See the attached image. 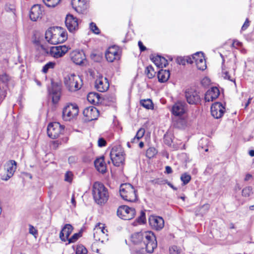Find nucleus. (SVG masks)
Returning <instances> with one entry per match:
<instances>
[{
	"instance_id": "obj_62",
	"label": "nucleus",
	"mask_w": 254,
	"mask_h": 254,
	"mask_svg": "<svg viewBox=\"0 0 254 254\" xmlns=\"http://www.w3.org/2000/svg\"><path fill=\"white\" fill-rule=\"evenodd\" d=\"M252 178V175L250 174H248L246 175V177H245V181H249L250 180L251 178Z\"/></svg>"
},
{
	"instance_id": "obj_57",
	"label": "nucleus",
	"mask_w": 254,
	"mask_h": 254,
	"mask_svg": "<svg viewBox=\"0 0 254 254\" xmlns=\"http://www.w3.org/2000/svg\"><path fill=\"white\" fill-rule=\"evenodd\" d=\"M29 233L32 235H35L37 233V230L32 225H30Z\"/></svg>"
},
{
	"instance_id": "obj_17",
	"label": "nucleus",
	"mask_w": 254,
	"mask_h": 254,
	"mask_svg": "<svg viewBox=\"0 0 254 254\" xmlns=\"http://www.w3.org/2000/svg\"><path fill=\"white\" fill-rule=\"evenodd\" d=\"M186 103L184 101H178L172 107V114L176 116L183 115L186 111Z\"/></svg>"
},
{
	"instance_id": "obj_21",
	"label": "nucleus",
	"mask_w": 254,
	"mask_h": 254,
	"mask_svg": "<svg viewBox=\"0 0 254 254\" xmlns=\"http://www.w3.org/2000/svg\"><path fill=\"white\" fill-rule=\"evenodd\" d=\"M73 8L78 13H82L87 7L86 0H72Z\"/></svg>"
},
{
	"instance_id": "obj_63",
	"label": "nucleus",
	"mask_w": 254,
	"mask_h": 254,
	"mask_svg": "<svg viewBox=\"0 0 254 254\" xmlns=\"http://www.w3.org/2000/svg\"><path fill=\"white\" fill-rule=\"evenodd\" d=\"M167 185L171 187L172 189H173L174 190H177V188L175 187H174L171 183L170 182H167Z\"/></svg>"
},
{
	"instance_id": "obj_27",
	"label": "nucleus",
	"mask_w": 254,
	"mask_h": 254,
	"mask_svg": "<svg viewBox=\"0 0 254 254\" xmlns=\"http://www.w3.org/2000/svg\"><path fill=\"white\" fill-rule=\"evenodd\" d=\"M94 165L96 169L102 173L106 171V165L104 161V157H101L96 159L94 161Z\"/></svg>"
},
{
	"instance_id": "obj_14",
	"label": "nucleus",
	"mask_w": 254,
	"mask_h": 254,
	"mask_svg": "<svg viewBox=\"0 0 254 254\" xmlns=\"http://www.w3.org/2000/svg\"><path fill=\"white\" fill-rule=\"evenodd\" d=\"M65 25L70 32H74L78 29V23L77 19L71 14L66 15L65 20Z\"/></svg>"
},
{
	"instance_id": "obj_23",
	"label": "nucleus",
	"mask_w": 254,
	"mask_h": 254,
	"mask_svg": "<svg viewBox=\"0 0 254 254\" xmlns=\"http://www.w3.org/2000/svg\"><path fill=\"white\" fill-rule=\"evenodd\" d=\"M220 94L219 90L216 87H213L208 90L205 94V100L206 102L212 101L216 99Z\"/></svg>"
},
{
	"instance_id": "obj_49",
	"label": "nucleus",
	"mask_w": 254,
	"mask_h": 254,
	"mask_svg": "<svg viewBox=\"0 0 254 254\" xmlns=\"http://www.w3.org/2000/svg\"><path fill=\"white\" fill-rule=\"evenodd\" d=\"M145 220V213L142 211L141 212L140 216L137 218V221L140 223H144Z\"/></svg>"
},
{
	"instance_id": "obj_59",
	"label": "nucleus",
	"mask_w": 254,
	"mask_h": 254,
	"mask_svg": "<svg viewBox=\"0 0 254 254\" xmlns=\"http://www.w3.org/2000/svg\"><path fill=\"white\" fill-rule=\"evenodd\" d=\"M163 181L160 180L159 179H155L152 181V183L153 184H163Z\"/></svg>"
},
{
	"instance_id": "obj_42",
	"label": "nucleus",
	"mask_w": 254,
	"mask_h": 254,
	"mask_svg": "<svg viewBox=\"0 0 254 254\" xmlns=\"http://www.w3.org/2000/svg\"><path fill=\"white\" fill-rule=\"evenodd\" d=\"M170 254H180L181 250L176 246H173L169 249Z\"/></svg>"
},
{
	"instance_id": "obj_4",
	"label": "nucleus",
	"mask_w": 254,
	"mask_h": 254,
	"mask_svg": "<svg viewBox=\"0 0 254 254\" xmlns=\"http://www.w3.org/2000/svg\"><path fill=\"white\" fill-rule=\"evenodd\" d=\"M120 193L122 198L126 201L135 202L137 199L136 190L130 184H122L120 186Z\"/></svg>"
},
{
	"instance_id": "obj_43",
	"label": "nucleus",
	"mask_w": 254,
	"mask_h": 254,
	"mask_svg": "<svg viewBox=\"0 0 254 254\" xmlns=\"http://www.w3.org/2000/svg\"><path fill=\"white\" fill-rule=\"evenodd\" d=\"M73 174L70 171L66 172L64 175V181L67 182L71 183L72 180Z\"/></svg>"
},
{
	"instance_id": "obj_36",
	"label": "nucleus",
	"mask_w": 254,
	"mask_h": 254,
	"mask_svg": "<svg viewBox=\"0 0 254 254\" xmlns=\"http://www.w3.org/2000/svg\"><path fill=\"white\" fill-rule=\"evenodd\" d=\"M145 72L147 77L150 79L152 78L155 74V72L151 65H149L146 67Z\"/></svg>"
},
{
	"instance_id": "obj_25",
	"label": "nucleus",
	"mask_w": 254,
	"mask_h": 254,
	"mask_svg": "<svg viewBox=\"0 0 254 254\" xmlns=\"http://www.w3.org/2000/svg\"><path fill=\"white\" fill-rule=\"evenodd\" d=\"M150 58L152 62L158 67H166L168 64L167 60L165 58L159 55L156 56L151 55Z\"/></svg>"
},
{
	"instance_id": "obj_1",
	"label": "nucleus",
	"mask_w": 254,
	"mask_h": 254,
	"mask_svg": "<svg viewBox=\"0 0 254 254\" xmlns=\"http://www.w3.org/2000/svg\"><path fill=\"white\" fill-rule=\"evenodd\" d=\"M131 241L141 249H145L148 253H152L157 246L156 238L151 231L135 233L131 235Z\"/></svg>"
},
{
	"instance_id": "obj_34",
	"label": "nucleus",
	"mask_w": 254,
	"mask_h": 254,
	"mask_svg": "<svg viewBox=\"0 0 254 254\" xmlns=\"http://www.w3.org/2000/svg\"><path fill=\"white\" fill-rule=\"evenodd\" d=\"M45 5L49 7H54L57 5L61 0H43Z\"/></svg>"
},
{
	"instance_id": "obj_3",
	"label": "nucleus",
	"mask_w": 254,
	"mask_h": 254,
	"mask_svg": "<svg viewBox=\"0 0 254 254\" xmlns=\"http://www.w3.org/2000/svg\"><path fill=\"white\" fill-rule=\"evenodd\" d=\"M92 194L95 202L99 205L105 204L109 197L107 189L103 184L99 182H95L93 184Z\"/></svg>"
},
{
	"instance_id": "obj_53",
	"label": "nucleus",
	"mask_w": 254,
	"mask_h": 254,
	"mask_svg": "<svg viewBox=\"0 0 254 254\" xmlns=\"http://www.w3.org/2000/svg\"><path fill=\"white\" fill-rule=\"evenodd\" d=\"M106 144V141L103 138H100L98 141V145L99 147L105 146Z\"/></svg>"
},
{
	"instance_id": "obj_37",
	"label": "nucleus",
	"mask_w": 254,
	"mask_h": 254,
	"mask_svg": "<svg viewBox=\"0 0 254 254\" xmlns=\"http://www.w3.org/2000/svg\"><path fill=\"white\" fill-rule=\"evenodd\" d=\"M180 179L183 182V185H186L190 182L191 176L187 173H185L182 174Z\"/></svg>"
},
{
	"instance_id": "obj_44",
	"label": "nucleus",
	"mask_w": 254,
	"mask_h": 254,
	"mask_svg": "<svg viewBox=\"0 0 254 254\" xmlns=\"http://www.w3.org/2000/svg\"><path fill=\"white\" fill-rule=\"evenodd\" d=\"M90 30L95 34H98L100 33V30L97 27L95 23L93 22L90 23Z\"/></svg>"
},
{
	"instance_id": "obj_50",
	"label": "nucleus",
	"mask_w": 254,
	"mask_h": 254,
	"mask_svg": "<svg viewBox=\"0 0 254 254\" xmlns=\"http://www.w3.org/2000/svg\"><path fill=\"white\" fill-rule=\"evenodd\" d=\"M156 153V150L154 148H150L147 149L146 154L149 158H151Z\"/></svg>"
},
{
	"instance_id": "obj_31",
	"label": "nucleus",
	"mask_w": 254,
	"mask_h": 254,
	"mask_svg": "<svg viewBox=\"0 0 254 254\" xmlns=\"http://www.w3.org/2000/svg\"><path fill=\"white\" fill-rule=\"evenodd\" d=\"M195 63L198 69L204 70L206 68V61L204 57H201V59L198 60Z\"/></svg>"
},
{
	"instance_id": "obj_58",
	"label": "nucleus",
	"mask_w": 254,
	"mask_h": 254,
	"mask_svg": "<svg viewBox=\"0 0 254 254\" xmlns=\"http://www.w3.org/2000/svg\"><path fill=\"white\" fill-rule=\"evenodd\" d=\"M165 173L169 174L172 173V169L171 167L167 166L165 167Z\"/></svg>"
},
{
	"instance_id": "obj_33",
	"label": "nucleus",
	"mask_w": 254,
	"mask_h": 254,
	"mask_svg": "<svg viewBox=\"0 0 254 254\" xmlns=\"http://www.w3.org/2000/svg\"><path fill=\"white\" fill-rule=\"evenodd\" d=\"M145 132L144 129L140 128L136 132L135 136L132 139L131 142L134 143L137 142L140 138H141Z\"/></svg>"
},
{
	"instance_id": "obj_6",
	"label": "nucleus",
	"mask_w": 254,
	"mask_h": 254,
	"mask_svg": "<svg viewBox=\"0 0 254 254\" xmlns=\"http://www.w3.org/2000/svg\"><path fill=\"white\" fill-rule=\"evenodd\" d=\"M110 157L114 165L120 166L125 160L124 152L120 146H114L110 152Z\"/></svg>"
},
{
	"instance_id": "obj_10",
	"label": "nucleus",
	"mask_w": 254,
	"mask_h": 254,
	"mask_svg": "<svg viewBox=\"0 0 254 254\" xmlns=\"http://www.w3.org/2000/svg\"><path fill=\"white\" fill-rule=\"evenodd\" d=\"M78 108L76 105H67L63 111V119L65 121H70L78 115Z\"/></svg>"
},
{
	"instance_id": "obj_61",
	"label": "nucleus",
	"mask_w": 254,
	"mask_h": 254,
	"mask_svg": "<svg viewBox=\"0 0 254 254\" xmlns=\"http://www.w3.org/2000/svg\"><path fill=\"white\" fill-rule=\"evenodd\" d=\"M177 123L178 124H180L181 125H184L186 123V122L183 119H179L178 120H177Z\"/></svg>"
},
{
	"instance_id": "obj_22",
	"label": "nucleus",
	"mask_w": 254,
	"mask_h": 254,
	"mask_svg": "<svg viewBox=\"0 0 254 254\" xmlns=\"http://www.w3.org/2000/svg\"><path fill=\"white\" fill-rule=\"evenodd\" d=\"M212 116L216 118L219 119L222 116V104L220 102H215L211 107Z\"/></svg>"
},
{
	"instance_id": "obj_2",
	"label": "nucleus",
	"mask_w": 254,
	"mask_h": 254,
	"mask_svg": "<svg viewBox=\"0 0 254 254\" xmlns=\"http://www.w3.org/2000/svg\"><path fill=\"white\" fill-rule=\"evenodd\" d=\"M47 41L53 45L64 42L67 38V33L61 27L50 28L45 33Z\"/></svg>"
},
{
	"instance_id": "obj_30",
	"label": "nucleus",
	"mask_w": 254,
	"mask_h": 254,
	"mask_svg": "<svg viewBox=\"0 0 254 254\" xmlns=\"http://www.w3.org/2000/svg\"><path fill=\"white\" fill-rule=\"evenodd\" d=\"M100 95L98 93L95 92L89 93L87 96V100L91 103L96 104L100 102Z\"/></svg>"
},
{
	"instance_id": "obj_8",
	"label": "nucleus",
	"mask_w": 254,
	"mask_h": 254,
	"mask_svg": "<svg viewBox=\"0 0 254 254\" xmlns=\"http://www.w3.org/2000/svg\"><path fill=\"white\" fill-rule=\"evenodd\" d=\"M64 129V127L59 123H52L47 127V133L50 138L55 139L58 138L62 133Z\"/></svg>"
},
{
	"instance_id": "obj_46",
	"label": "nucleus",
	"mask_w": 254,
	"mask_h": 254,
	"mask_svg": "<svg viewBox=\"0 0 254 254\" xmlns=\"http://www.w3.org/2000/svg\"><path fill=\"white\" fill-rule=\"evenodd\" d=\"M232 46L236 49H240L242 47L243 43L237 40H234L232 44Z\"/></svg>"
},
{
	"instance_id": "obj_26",
	"label": "nucleus",
	"mask_w": 254,
	"mask_h": 254,
	"mask_svg": "<svg viewBox=\"0 0 254 254\" xmlns=\"http://www.w3.org/2000/svg\"><path fill=\"white\" fill-rule=\"evenodd\" d=\"M105 57L109 62H113L115 60L119 59L120 56L117 50L114 47H110L106 52Z\"/></svg>"
},
{
	"instance_id": "obj_39",
	"label": "nucleus",
	"mask_w": 254,
	"mask_h": 254,
	"mask_svg": "<svg viewBox=\"0 0 254 254\" xmlns=\"http://www.w3.org/2000/svg\"><path fill=\"white\" fill-rule=\"evenodd\" d=\"M87 250L83 246H78L76 250V254H86Z\"/></svg>"
},
{
	"instance_id": "obj_16",
	"label": "nucleus",
	"mask_w": 254,
	"mask_h": 254,
	"mask_svg": "<svg viewBox=\"0 0 254 254\" xmlns=\"http://www.w3.org/2000/svg\"><path fill=\"white\" fill-rule=\"evenodd\" d=\"M95 88L101 92L107 91L109 87V83L106 78H103L102 75H99L95 81Z\"/></svg>"
},
{
	"instance_id": "obj_45",
	"label": "nucleus",
	"mask_w": 254,
	"mask_h": 254,
	"mask_svg": "<svg viewBox=\"0 0 254 254\" xmlns=\"http://www.w3.org/2000/svg\"><path fill=\"white\" fill-rule=\"evenodd\" d=\"M198 209V212H199L202 215L203 214H205L209 209V205L208 204H204L202 206L199 207Z\"/></svg>"
},
{
	"instance_id": "obj_40",
	"label": "nucleus",
	"mask_w": 254,
	"mask_h": 254,
	"mask_svg": "<svg viewBox=\"0 0 254 254\" xmlns=\"http://www.w3.org/2000/svg\"><path fill=\"white\" fill-rule=\"evenodd\" d=\"M80 236V233H75L73 234L71 238H68V239L67 240L68 242V244L75 242Z\"/></svg>"
},
{
	"instance_id": "obj_47",
	"label": "nucleus",
	"mask_w": 254,
	"mask_h": 254,
	"mask_svg": "<svg viewBox=\"0 0 254 254\" xmlns=\"http://www.w3.org/2000/svg\"><path fill=\"white\" fill-rule=\"evenodd\" d=\"M201 57H204L203 53L202 52H196L195 54L192 55V59L193 62L195 63L198 60L201 59Z\"/></svg>"
},
{
	"instance_id": "obj_20",
	"label": "nucleus",
	"mask_w": 254,
	"mask_h": 254,
	"mask_svg": "<svg viewBox=\"0 0 254 254\" xmlns=\"http://www.w3.org/2000/svg\"><path fill=\"white\" fill-rule=\"evenodd\" d=\"M68 48L65 46H59L52 47L50 52L53 57L59 58L63 57L68 51Z\"/></svg>"
},
{
	"instance_id": "obj_5",
	"label": "nucleus",
	"mask_w": 254,
	"mask_h": 254,
	"mask_svg": "<svg viewBox=\"0 0 254 254\" xmlns=\"http://www.w3.org/2000/svg\"><path fill=\"white\" fill-rule=\"evenodd\" d=\"M64 82L66 88L70 92L78 90L82 85V80L80 77L74 74L65 76L64 77Z\"/></svg>"
},
{
	"instance_id": "obj_38",
	"label": "nucleus",
	"mask_w": 254,
	"mask_h": 254,
	"mask_svg": "<svg viewBox=\"0 0 254 254\" xmlns=\"http://www.w3.org/2000/svg\"><path fill=\"white\" fill-rule=\"evenodd\" d=\"M242 195L244 197H249L253 193V188L249 186L244 188L242 191Z\"/></svg>"
},
{
	"instance_id": "obj_15",
	"label": "nucleus",
	"mask_w": 254,
	"mask_h": 254,
	"mask_svg": "<svg viewBox=\"0 0 254 254\" xmlns=\"http://www.w3.org/2000/svg\"><path fill=\"white\" fill-rule=\"evenodd\" d=\"M83 114L86 120L88 121H91L96 120L99 116V111L96 108L90 106L85 108L83 111Z\"/></svg>"
},
{
	"instance_id": "obj_9",
	"label": "nucleus",
	"mask_w": 254,
	"mask_h": 254,
	"mask_svg": "<svg viewBox=\"0 0 254 254\" xmlns=\"http://www.w3.org/2000/svg\"><path fill=\"white\" fill-rule=\"evenodd\" d=\"M17 168V163L13 160H9L4 165V169L6 174L1 176L2 180L7 181L14 175Z\"/></svg>"
},
{
	"instance_id": "obj_60",
	"label": "nucleus",
	"mask_w": 254,
	"mask_h": 254,
	"mask_svg": "<svg viewBox=\"0 0 254 254\" xmlns=\"http://www.w3.org/2000/svg\"><path fill=\"white\" fill-rule=\"evenodd\" d=\"M172 141L171 138L168 139L167 137H165V142L168 145H171Z\"/></svg>"
},
{
	"instance_id": "obj_18",
	"label": "nucleus",
	"mask_w": 254,
	"mask_h": 254,
	"mask_svg": "<svg viewBox=\"0 0 254 254\" xmlns=\"http://www.w3.org/2000/svg\"><path fill=\"white\" fill-rule=\"evenodd\" d=\"M185 97L188 103L190 104H196L200 102V97L197 92L195 91H186L185 92Z\"/></svg>"
},
{
	"instance_id": "obj_28",
	"label": "nucleus",
	"mask_w": 254,
	"mask_h": 254,
	"mask_svg": "<svg viewBox=\"0 0 254 254\" xmlns=\"http://www.w3.org/2000/svg\"><path fill=\"white\" fill-rule=\"evenodd\" d=\"M101 224H99V228H96L95 232L94 233V238L95 240L100 241L101 243H103L105 241V240L103 238H101L98 237L99 235H102V237H105V236H107V235L105 234V231L107 232V230L105 229L104 226L103 225H102V226H100Z\"/></svg>"
},
{
	"instance_id": "obj_29",
	"label": "nucleus",
	"mask_w": 254,
	"mask_h": 254,
	"mask_svg": "<svg viewBox=\"0 0 254 254\" xmlns=\"http://www.w3.org/2000/svg\"><path fill=\"white\" fill-rule=\"evenodd\" d=\"M170 71L168 70L161 69L158 72V78L160 82L167 81L170 77Z\"/></svg>"
},
{
	"instance_id": "obj_54",
	"label": "nucleus",
	"mask_w": 254,
	"mask_h": 254,
	"mask_svg": "<svg viewBox=\"0 0 254 254\" xmlns=\"http://www.w3.org/2000/svg\"><path fill=\"white\" fill-rule=\"evenodd\" d=\"M250 25V21L248 18L246 19V21L244 24L243 25L241 30L244 31Z\"/></svg>"
},
{
	"instance_id": "obj_19",
	"label": "nucleus",
	"mask_w": 254,
	"mask_h": 254,
	"mask_svg": "<svg viewBox=\"0 0 254 254\" xmlns=\"http://www.w3.org/2000/svg\"><path fill=\"white\" fill-rule=\"evenodd\" d=\"M70 57L72 61L76 64L80 65L85 60L84 53L82 51L75 50L72 51L70 54Z\"/></svg>"
},
{
	"instance_id": "obj_7",
	"label": "nucleus",
	"mask_w": 254,
	"mask_h": 254,
	"mask_svg": "<svg viewBox=\"0 0 254 254\" xmlns=\"http://www.w3.org/2000/svg\"><path fill=\"white\" fill-rule=\"evenodd\" d=\"M117 215L124 220H130L134 218L135 214V209L127 205L120 206L117 210Z\"/></svg>"
},
{
	"instance_id": "obj_64",
	"label": "nucleus",
	"mask_w": 254,
	"mask_h": 254,
	"mask_svg": "<svg viewBox=\"0 0 254 254\" xmlns=\"http://www.w3.org/2000/svg\"><path fill=\"white\" fill-rule=\"evenodd\" d=\"M252 99V98H249L248 101L247 102V103L245 104V108H246L249 105V104L251 103Z\"/></svg>"
},
{
	"instance_id": "obj_12",
	"label": "nucleus",
	"mask_w": 254,
	"mask_h": 254,
	"mask_svg": "<svg viewBox=\"0 0 254 254\" xmlns=\"http://www.w3.org/2000/svg\"><path fill=\"white\" fill-rule=\"evenodd\" d=\"M40 4L33 5L29 11L30 19L33 21H36L42 17L44 10Z\"/></svg>"
},
{
	"instance_id": "obj_13",
	"label": "nucleus",
	"mask_w": 254,
	"mask_h": 254,
	"mask_svg": "<svg viewBox=\"0 0 254 254\" xmlns=\"http://www.w3.org/2000/svg\"><path fill=\"white\" fill-rule=\"evenodd\" d=\"M150 226L154 230L160 231L164 226V221L162 217L158 216H151L149 218Z\"/></svg>"
},
{
	"instance_id": "obj_11",
	"label": "nucleus",
	"mask_w": 254,
	"mask_h": 254,
	"mask_svg": "<svg viewBox=\"0 0 254 254\" xmlns=\"http://www.w3.org/2000/svg\"><path fill=\"white\" fill-rule=\"evenodd\" d=\"M49 94L54 104L57 103L61 95V87L58 83L52 82L51 87L48 89Z\"/></svg>"
},
{
	"instance_id": "obj_48",
	"label": "nucleus",
	"mask_w": 254,
	"mask_h": 254,
	"mask_svg": "<svg viewBox=\"0 0 254 254\" xmlns=\"http://www.w3.org/2000/svg\"><path fill=\"white\" fill-rule=\"evenodd\" d=\"M211 82L210 79L208 77H204L201 81V84L204 87L208 86Z\"/></svg>"
},
{
	"instance_id": "obj_32",
	"label": "nucleus",
	"mask_w": 254,
	"mask_h": 254,
	"mask_svg": "<svg viewBox=\"0 0 254 254\" xmlns=\"http://www.w3.org/2000/svg\"><path fill=\"white\" fill-rule=\"evenodd\" d=\"M140 105L147 109H151L153 108V104L150 99H142L140 101Z\"/></svg>"
},
{
	"instance_id": "obj_24",
	"label": "nucleus",
	"mask_w": 254,
	"mask_h": 254,
	"mask_svg": "<svg viewBox=\"0 0 254 254\" xmlns=\"http://www.w3.org/2000/svg\"><path fill=\"white\" fill-rule=\"evenodd\" d=\"M73 230L72 226L69 224H65L60 233V238L63 242H65Z\"/></svg>"
},
{
	"instance_id": "obj_41",
	"label": "nucleus",
	"mask_w": 254,
	"mask_h": 254,
	"mask_svg": "<svg viewBox=\"0 0 254 254\" xmlns=\"http://www.w3.org/2000/svg\"><path fill=\"white\" fill-rule=\"evenodd\" d=\"M0 80L4 84H7L10 80V77L6 73H3L0 75Z\"/></svg>"
},
{
	"instance_id": "obj_51",
	"label": "nucleus",
	"mask_w": 254,
	"mask_h": 254,
	"mask_svg": "<svg viewBox=\"0 0 254 254\" xmlns=\"http://www.w3.org/2000/svg\"><path fill=\"white\" fill-rule=\"evenodd\" d=\"M223 74L225 75V76H223L224 78L227 79L231 81L235 82V79L231 76L229 71H226L223 72Z\"/></svg>"
},
{
	"instance_id": "obj_52",
	"label": "nucleus",
	"mask_w": 254,
	"mask_h": 254,
	"mask_svg": "<svg viewBox=\"0 0 254 254\" xmlns=\"http://www.w3.org/2000/svg\"><path fill=\"white\" fill-rule=\"evenodd\" d=\"M186 58L185 57H178L176 61L177 63L179 64H182V65H185L186 64Z\"/></svg>"
},
{
	"instance_id": "obj_56",
	"label": "nucleus",
	"mask_w": 254,
	"mask_h": 254,
	"mask_svg": "<svg viewBox=\"0 0 254 254\" xmlns=\"http://www.w3.org/2000/svg\"><path fill=\"white\" fill-rule=\"evenodd\" d=\"M186 58V63L191 64L193 63V60L192 59V56L191 57H185Z\"/></svg>"
},
{
	"instance_id": "obj_55",
	"label": "nucleus",
	"mask_w": 254,
	"mask_h": 254,
	"mask_svg": "<svg viewBox=\"0 0 254 254\" xmlns=\"http://www.w3.org/2000/svg\"><path fill=\"white\" fill-rule=\"evenodd\" d=\"M138 45L141 52H143L146 50V47L143 45L142 43L140 41H138Z\"/></svg>"
},
{
	"instance_id": "obj_35",
	"label": "nucleus",
	"mask_w": 254,
	"mask_h": 254,
	"mask_svg": "<svg viewBox=\"0 0 254 254\" xmlns=\"http://www.w3.org/2000/svg\"><path fill=\"white\" fill-rule=\"evenodd\" d=\"M56 65V63L53 62H50L46 64L42 68V72L44 73L48 72V70L50 69H54Z\"/></svg>"
}]
</instances>
